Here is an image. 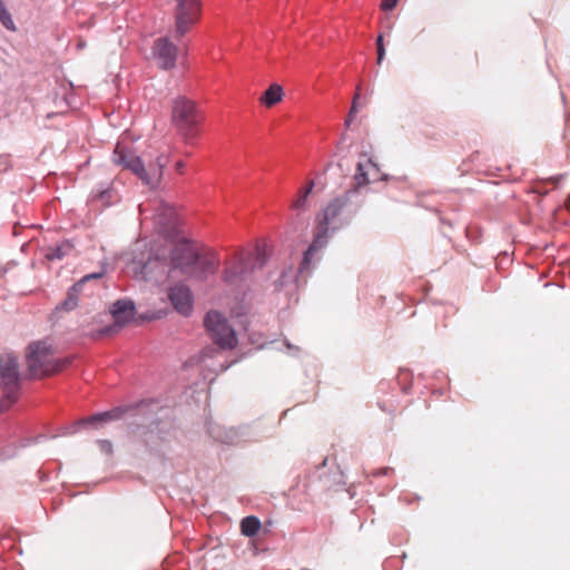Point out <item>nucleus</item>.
Wrapping results in <instances>:
<instances>
[{
    "instance_id": "obj_23",
    "label": "nucleus",
    "mask_w": 570,
    "mask_h": 570,
    "mask_svg": "<svg viewBox=\"0 0 570 570\" xmlns=\"http://www.w3.org/2000/svg\"><path fill=\"white\" fill-rule=\"evenodd\" d=\"M0 22L6 29L10 31L17 30L16 23L11 17V13L8 11L6 4L0 6Z\"/></svg>"
},
{
    "instance_id": "obj_2",
    "label": "nucleus",
    "mask_w": 570,
    "mask_h": 570,
    "mask_svg": "<svg viewBox=\"0 0 570 570\" xmlns=\"http://www.w3.org/2000/svg\"><path fill=\"white\" fill-rule=\"evenodd\" d=\"M265 263V253L257 248L254 253L239 250L225 262L223 281L229 286H240L246 282L256 267Z\"/></svg>"
},
{
    "instance_id": "obj_22",
    "label": "nucleus",
    "mask_w": 570,
    "mask_h": 570,
    "mask_svg": "<svg viewBox=\"0 0 570 570\" xmlns=\"http://www.w3.org/2000/svg\"><path fill=\"white\" fill-rule=\"evenodd\" d=\"M314 187V181L311 180L304 188L298 191L297 198L292 205V209L301 213L306 209L307 198Z\"/></svg>"
},
{
    "instance_id": "obj_8",
    "label": "nucleus",
    "mask_w": 570,
    "mask_h": 570,
    "mask_svg": "<svg viewBox=\"0 0 570 570\" xmlns=\"http://www.w3.org/2000/svg\"><path fill=\"white\" fill-rule=\"evenodd\" d=\"M110 313L114 324L100 330V334L104 336L117 334L124 326L132 322L136 314V305L131 299H118L112 303Z\"/></svg>"
},
{
    "instance_id": "obj_30",
    "label": "nucleus",
    "mask_w": 570,
    "mask_h": 570,
    "mask_svg": "<svg viewBox=\"0 0 570 570\" xmlns=\"http://www.w3.org/2000/svg\"><path fill=\"white\" fill-rule=\"evenodd\" d=\"M185 167H186V164H185V161H183V160H178V161H176V164H175V170H176L178 174H180V175H183V174H184V169H185Z\"/></svg>"
},
{
    "instance_id": "obj_16",
    "label": "nucleus",
    "mask_w": 570,
    "mask_h": 570,
    "mask_svg": "<svg viewBox=\"0 0 570 570\" xmlns=\"http://www.w3.org/2000/svg\"><path fill=\"white\" fill-rule=\"evenodd\" d=\"M104 276V272L99 273H91L85 275L80 281L75 283L68 291L67 298L62 302L61 307L66 311L73 309L77 306L78 303V295L82 289V286L91 281V279H99Z\"/></svg>"
},
{
    "instance_id": "obj_21",
    "label": "nucleus",
    "mask_w": 570,
    "mask_h": 570,
    "mask_svg": "<svg viewBox=\"0 0 570 570\" xmlns=\"http://www.w3.org/2000/svg\"><path fill=\"white\" fill-rule=\"evenodd\" d=\"M262 524L258 518L254 515L245 517L240 522V531L246 537H254L259 531Z\"/></svg>"
},
{
    "instance_id": "obj_15",
    "label": "nucleus",
    "mask_w": 570,
    "mask_h": 570,
    "mask_svg": "<svg viewBox=\"0 0 570 570\" xmlns=\"http://www.w3.org/2000/svg\"><path fill=\"white\" fill-rule=\"evenodd\" d=\"M170 258L174 267L186 268L197 264L199 255L189 244L183 243L173 248Z\"/></svg>"
},
{
    "instance_id": "obj_5",
    "label": "nucleus",
    "mask_w": 570,
    "mask_h": 570,
    "mask_svg": "<svg viewBox=\"0 0 570 570\" xmlns=\"http://www.w3.org/2000/svg\"><path fill=\"white\" fill-rule=\"evenodd\" d=\"M204 325L214 343L222 350H233L237 345V336L226 317L217 312H207Z\"/></svg>"
},
{
    "instance_id": "obj_9",
    "label": "nucleus",
    "mask_w": 570,
    "mask_h": 570,
    "mask_svg": "<svg viewBox=\"0 0 570 570\" xmlns=\"http://www.w3.org/2000/svg\"><path fill=\"white\" fill-rule=\"evenodd\" d=\"M26 366L27 379H39L61 371L69 365L70 358H21Z\"/></svg>"
},
{
    "instance_id": "obj_29",
    "label": "nucleus",
    "mask_w": 570,
    "mask_h": 570,
    "mask_svg": "<svg viewBox=\"0 0 570 570\" xmlns=\"http://www.w3.org/2000/svg\"><path fill=\"white\" fill-rule=\"evenodd\" d=\"M397 1L399 0H383L381 3V8L384 11H390L396 6Z\"/></svg>"
},
{
    "instance_id": "obj_4",
    "label": "nucleus",
    "mask_w": 570,
    "mask_h": 570,
    "mask_svg": "<svg viewBox=\"0 0 570 570\" xmlns=\"http://www.w3.org/2000/svg\"><path fill=\"white\" fill-rule=\"evenodd\" d=\"M19 358H0V383L4 393L0 400V406L8 410L18 399L20 383L26 377L22 364L18 363Z\"/></svg>"
},
{
    "instance_id": "obj_34",
    "label": "nucleus",
    "mask_w": 570,
    "mask_h": 570,
    "mask_svg": "<svg viewBox=\"0 0 570 570\" xmlns=\"http://www.w3.org/2000/svg\"><path fill=\"white\" fill-rule=\"evenodd\" d=\"M390 470H391L390 468L381 469V470L379 471V473H377V474H379V475H381V474H382V475H386V474L389 473V471H390Z\"/></svg>"
},
{
    "instance_id": "obj_19",
    "label": "nucleus",
    "mask_w": 570,
    "mask_h": 570,
    "mask_svg": "<svg viewBox=\"0 0 570 570\" xmlns=\"http://www.w3.org/2000/svg\"><path fill=\"white\" fill-rule=\"evenodd\" d=\"M200 271L206 274H215L220 265L219 256L216 252L209 250L199 257Z\"/></svg>"
},
{
    "instance_id": "obj_20",
    "label": "nucleus",
    "mask_w": 570,
    "mask_h": 570,
    "mask_svg": "<svg viewBox=\"0 0 570 570\" xmlns=\"http://www.w3.org/2000/svg\"><path fill=\"white\" fill-rule=\"evenodd\" d=\"M52 352V342L50 340L33 341L28 345L26 356H46Z\"/></svg>"
},
{
    "instance_id": "obj_25",
    "label": "nucleus",
    "mask_w": 570,
    "mask_h": 570,
    "mask_svg": "<svg viewBox=\"0 0 570 570\" xmlns=\"http://www.w3.org/2000/svg\"><path fill=\"white\" fill-rule=\"evenodd\" d=\"M376 47H377V63H381L385 56V48H384L382 35H380L376 39Z\"/></svg>"
},
{
    "instance_id": "obj_14",
    "label": "nucleus",
    "mask_w": 570,
    "mask_h": 570,
    "mask_svg": "<svg viewBox=\"0 0 570 570\" xmlns=\"http://www.w3.org/2000/svg\"><path fill=\"white\" fill-rule=\"evenodd\" d=\"M170 147L161 151L155 159L154 164H150L148 168L145 167L144 184L150 187H155L159 184L163 177L164 168L169 164L170 160Z\"/></svg>"
},
{
    "instance_id": "obj_27",
    "label": "nucleus",
    "mask_w": 570,
    "mask_h": 570,
    "mask_svg": "<svg viewBox=\"0 0 570 570\" xmlns=\"http://www.w3.org/2000/svg\"><path fill=\"white\" fill-rule=\"evenodd\" d=\"M358 98H360V92L357 90L356 94L354 95L352 107H351V110H350V114H348V119H347L346 122H348L351 120V118L357 112V100H358Z\"/></svg>"
},
{
    "instance_id": "obj_17",
    "label": "nucleus",
    "mask_w": 570,
    "mask_h": 570,
    "mask_svg": "<svg viewBox=\"0 0 570 570\" xmlns=\"http://www.w3.org/2000/svg\"><path fill=\"white\" fill-rule=\"evenodd\" d=\"M371 170L379 171V166L371 158H366L364 161H358L356 166V170L353 177L355 186L358 190L360 187L365 186L371 183Z\"/></svg>"
},
{
    "instance_id": "obj_31",
    "label": "nucleus",
    "mask_w": 570,
    "mask_h": 570,
    "mask_svg": "<svg viewBox=\"0 0 570 570\" xmlns=\"http://www.w3.org/2000/svg\"><path fill=\"white\" fill-rule=\"evenodd\" d=\"M370 177H371V183H372V181H377V180H382V179H384V177H383V176H381L380 170H379V171H372V170H371V175H370Z\"/></svg>"
},
{
    "instance_id": "obj_3",
    "label": "nucleus",
    "mask_w": 570,
    "mask_h": 570,
    "mask_svg": "<svg viewBox=\"0 0 570 570\" xmlns=\"http://www.w3.org/2000/svg\"><path fill=\"white\" fill-rule=\"evenodd\" d=\"M173 122L186 142L197 136L199 111L194 101L186 97H178L173 102Z\"/></svg>"
},
{
    "instance_id": "obj_33",
    "label": "nucleus",
    "mask_w": 570,
    "mask_h": 570,
    "mask_svg": "<svg viewBox=\"0 0 570 570\" xmlns=\"http://www.w3.org/2000/svg\"><path fill=\"white\" fill-rule=\"evenodd\" d=\"M110 193H111V190L106 189V190L101 191V193L98 195V197H99L101 200H104L107 196H109V194H110Z\"/></svg>"
},
{
    "instance_id": "obj_12",
    "label": "nucleus",
    "mask_w": 570,
    "mask_h": 570,
    "mask_svg": "<svg viewBox=\"0 0 570 570\" xmlns=\"http://www.w3.org/2000/svg\"><path fill=\"white\" fill-rule=\"evenodd\" d=\"M169 301L174 308L181 315L188 316L193 311V295L190 289L183 284H176L169 289Z\"/></svg>"
},
{
    "instance_id": "obj_7",
    "label": "nucleus",
    "mask_w": 570,
    "mask_h": 570,
    "mask_svg": "<svg viewBox=\"0 0 570 570\" xmlns=\"http://www.w3.org/2000/svg\"><path fill=\"white\" fill-rule=\"evenodd\" d=\"M112 163L124 169L130 170L144 183L145 166L130 142L120 140L112 153Z\"/></svg>"
},
{
    "instance_id": "obj_18",
    "label": "nucleus",
    "mask_w": 570,
    "mask_h": 570,
    "mask_svg": "<svg viewBox=\"0 0 570 570\" xmlns=\"http://www.w3.org/2000/svg\"><path fill=\"white\" fill-rule=\"evenodd\" d=\"M284 96V91L281 85L273 83L271 85L259 98L262 105L267 108L275 106L281 102Z\"/></svg>"
},
{
    "instance_id": "obj_10",
    "label": "nucleus",
    "mask_w": 570,
    "mask_h": 570,
    "mask_svg": "<svg viewBox=\"0 0 570 570\" xmlns=\"http://www.w3.org/2000/svg\"><path fill=\"white\" fill-rule=\"evenodd\" d=\"M159 234L174 237L178 232L179 218L177 210L170 204L159 202L154 216Z\"/></svg>"
},
{
    "instance_id": "obj_6",
    "label": "nucleus",
    "mask_w": 570,
    "mask_h": 570,
    "mask_svg": "<svg viewBox=\"0 0 570 570\" xmlns=\"http://www.w3.org/2000/svg\"><path fill=\"white\" fill-rule=\"evenodd\" d=\"M202 0H176L175 35L183 37L200 17Z\"/></svg>"
},
{
    "instance_id": "obj_37",
    "label": "nucleus",
    "mask_w": 570,
    "mask_h": 570,
    "mask_svg": "<svg viewBox=\"0 0 570 570\" xmlns=\"http://www.w3.org/2000/svg\"><path fill=\"white\" fill-rule=\"evenodd\" d=\"M1 4H4V2H3L2 0H0V6H1Z\"/></svg>"
},
{
    "instance_id": "obj_1",
    "label": "nucleus",
    "mask_w": 570,
    "mask_h": 570,
    "mask_svg": "<svg viewBox=\"0 0 570 570\" xmlns=\"http://www.w3.org/2000/svg\"><path fill=\"white\" fill-rule=\"evenodd\" d=\"M354 196H357V189L350 188L345 194L336 197L325 207L322 214V218L316 227L314 238L308 248L305 250L303 261L298 267L299 274H303L309 268V265L316 253L326 246L330 238V232L341 227V224L337 223V218L342 209Z\"/></svg>"
},
{
    "instance_id": "obj_28",
    "label": "nucleus",
    "mask_w": 570,
    "mask_h": 570,
    "mask_svg": "<svg viewBox=\"0 0 570 570\" xmlns=\"http://www.w3.org/2000/svg\"><path fill=\"white\" fill-rule=\"evenodd\" d=\"M159 317H160V314L157 312H148V313H144V314L139 315V318L142 322L157 320Z\"/></svg>"
},
{
    "instance_id": "obj_13",
    "label": "nucleus",
    "mask_w": 570,
    "mask_h": 570,
    "mask_svg": "<svg viewBox=\"0 0 570 570\" xmlns=\"http://www.w3.org/2000/svg\"><path fill=\"white\" fill-rule=\"evenodd\" d=\"M145 402L131 403L127 405H119L109 411L96 413L85 420H81L78 424H94V423H107L122 419L126 414L131 413Z\"/></svg>"
},
{
    "instance_id": "obj_32",
    "label": "nucleus",
    "mask_w": 570,
    "mask_h": 570,
    "mask_svg": "<svg viewBox=\"0 0 570 570\" xmlns=\"http://www.w3.org/2000/svg\"><path fill=\"white\" fill-rule=\"evenodd\" d=\"M285 345H286L288 352H298L299 351V348L297 346H294L287 342H285Z\"/></svg>"
},
{
    "instance_id": "obj_35",
    "label": "nucleus",
    "mask_w": 570,
    "mask_h": 570,
    "mask_svg": "<svg viewBox=\"0 0 570 570\" xmlns=\"http://www.w3.org/2000/svg\"><path fill=\"white\" fill-rule=\"evenodd\" d=\"M6 411V406H0V412Z\"/></svg>"
},
{
    "instance_id": "obj_11",
    "label": "nucleus",
    "mask_w": 570,
    "mask_h": 570,
    "mask_svg": "<svg viewBox=\"0 0 570 570\" xmlns=\"http://www.w3.org/2000/svg\"><path fill=\"white\" fill-rule=\"evenodd\" d=\"M153 53L160 68L173 69L176 66L178 48L168 38H159L155 41Z\"/></svg>"
},
{
    "instance_id": "obj_36",
    "label": "nucleus",
    "mask_w": 570,
    "mask_h": 570,
    "mask_svg": "<svg viewBox=\"0 0 570 570\" xmlns=\"http://www.w3.org/2000/svg\"><path fill=\"white\" fill-rule=\"evenodd\" d=\"M568 205H569V207H570V195H569V199H568Z\"/></svg>"
},
{
    "instance_id": "obj_24",
    "label": "nucleus",
    "mask_w": 570,
    "mask_h": 570,
    "mask_svg": "<svg viewBox=\"0 0 570 570\" xmlns=\"http://www.w3.org/2000/svg\"><path fill=\"white\" fill-rule=\"evenodd\" d=\"M69 248H70V246L67 244L51 247L48 249L46 257L49 261L61 259L62 257L66 256L67 249H69Z\"/></svg>"
},
{
    "instance_id": "obj_26",
    "label": "nucleus",
    "mask_w": 570,
    "mask_h": 570,
    "mask_svg": "<svg viewBox=\"0 0 570 570\" xmlns=\"http://www.w3.org/2000/svg\"><path fill=\"white\" fill-rule=\"evenodd\" d=\"M98 445H99V449L101 452L106 453V454H111L112 452V444L110 441L108 440H99L98 441Z\"/></svg>"
}]
</instances>
